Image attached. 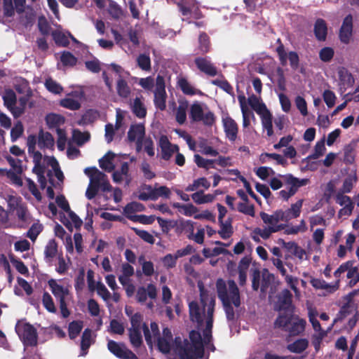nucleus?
<instances>
[{"label":"nucleus","mask_w":359,"mask_h":359,"mask_svg":"<svg viewBox=\"0 0 359 359\" xmlns=\"http://www.w3.org/2000/svg\"><path fill=\"white\" fill-rule=\"evenodd\" d=\"M216 290L218 298L222 302L228 320H233L235 307L241 306V295L238 285L233 280L229 279L226 282L219 278L216 281Z\"/></svg>","instance_id":"nucleus-1"},{"label":"nucleus","mask_w":359,"mask_h":359,"mask_svg":"<svg viewBox=\"0 0 359 359\" xmlns=\"http://www.w3.org/2000/svg\"><path fill=\"white\" fill-rule=\"evenodd\" d=\"M145 207L143 204L133 201L128 203L123 208V214L128 219L135 223H140L142 224H151L156 219L158 220L159 224H167L168 222L163 220L160 217L155 215L147 216L144 215H136L137 212L144 211Z\"/></svg>","instance_id":"nucleus-2"},{"label":"nucleus","mask_w":359,"mask_h":359,"mask_svg":"<svg viewBox=\"0 0 359 359\" xmlns=\"http://www.w3.org/2000/svg\"><path fill=\"white\" fill-rule=\"evenodd\" d=\"M248 104L260 116L263 128L266 130L267 135L271 137L273 135V117L266 104L260 102L255 95H252L248 97Z\"/></svg>","instance_id":"nucleus-3"},{"label":"nucleus","mask_w":359,"mask_h":359,"mask_svg":"<svg viewBox=\"0 0 359 359\" xmlns=\"http://www.w3.org/2000/svg\"><path fill=\"white\" fill-rule=\"evenodd\" d=\"M198 287L200 292V301L203 308V313H205V308H207V319L206 327L204 330L206 332L212 331L213 325V314L215 306V295L205 288L203 283H199Z\"/></svg>","instance_id":"nucleus-4"},{"label":"nucleus","mask_w":359,"mask_h":359,"mask_svg":"<svg viewBox=\"0 0 359 359\" xmlns=\"http://www.w3.org/2000/svg\"><path fill=\"white\" fill-rule=\"evenodd\" d=\"M175 4L183 16L182 20L188 24L192 23V19L200 20L204 16L196 0H179Z\"/></svg>","instance_id":"nucleus-5"},{"label":"nucleus","mask_w":359,"mask_h":359,"mask_svg":"<svg viewBox=\"0 0 359 359\" xmlns=\"http://www.w3.org/2000/svg\"><path fill=\"white\" fill-rule=\"evenodd\" d=\"M189 339L191 344L186 339L184 346H181L179 353H184L187 357L189 353H194L197 357L202 358L204 355V345L203 339L199 332L191 330L189 333Z\"/></svg>","instance_id":"nucleus-6"},{"label":"nucleus","mask_w":359,"mask_h":359,"mask_svg":"<svg viewBox=\"0 0 359 359\" xmlns=\"http://www.w3.org/2000/svg\"><path fill=\"white\" fill-rule=\"evenodd\" d=\"M15 331L22 341L24 345L35 346L37 344L38 334L36 329L30 323H20L15 325Z\"/></svg>","instance_id":"nucleus-7"},{"label":"nucleus","mask_w":359,"mask_h":359,"mask_svg":"<svg viewBox=\"0 0 359 359\" xmlns=\"http://www.w3.org/2000/svg\"><path fill=\"white\" fill-rule=\"evenodd\" d=\"M166 92L165 79L163 76L158 75L156 79V88L154 90V105L155 107L163 111L166 107Z\"/></svg>","instance_id":"nucleus-8"},{"label":"nucleus","mask_w":359,"mask_h":359,"mask_svg":"<svg viewBox=\"0 0 359 359\" xmlns=\"http://www.w3.org/2000/svg\"><path fill=\"white\" fill-rule=\"evenodd\" d=\"M108 350L116 357L121 359H139L138 357L124 343H118L109 339L107 343Z\"/></svg>","instance_id":"nucleus-9"},{"label":"nucleus","mask_w":359,"mask_h":359,"mask_svg":"<svg viewBox=\"0 0 359 359\" xmlns=\"http://www.w3.org/2000/svg\"><path fill=\"white\" fill-rule=\"evenodd\" d=\"M143 316L139 312L134 313L130 317L131 327L129 329L141 330L142 329L145 341L148 346H151L153 344L152 335L147 323H143Z\"/></svg>","instance_id":"nucleus-10"},{"label":"nucleus","mask_w":359,"mask_h":359,"mask_svg":"<svg viewBox=\"0 0 359 359\" xmlns=\"http://www.w3.org/2000/svg\"><path fill=\"white\" fill-rule=\"evenodd\" d=\"M302 201L299 200L291 205L290 208L285 210H278L276 211V222H287L291 219L297 217L301 212Z\"/></svg>","instance_id":"nucleus-11"},{"label":"nucleus","mask_w":359,"mask_h":359,"mask_svg":"<svg viewBox=\"0 0 359 359\" xmlns=\"http://www.w3.org/2000/svg\"><path fill=\"white\" fill-rule=\"evenodd\" d=\"M194 64L198 69L209 76L217 74V69L209 57L198 56L194 59Z\"/></svg>","instance_id":"nucleus-12"},{"label":"nucleus","mask_w":359,"mask_h":359,"mask_svg":"<svg viewBox=\"0 0 359 359\" xmlns=\"http://www.w3.org/2000/svg\"><path fill=\"white\" fill-rule=\"evenodd\" d=\"M222 125L226 137L231 142L238 137V126L237 123L229 115L222 118Z\"/></svg>","instance_id":"nucleus-13"},{"label":"nucleus","mask_w":359,"mask_h":359,"mask_svg":"<svg viewBox=\"0 0 359 359\" xmlns=\"http://www.w3.org/2000/svg\"><path fill=\"white\" fill-rule=\"evenodd\" d=\"M3 0L4 15L6 17H13L15 14V9L19 14L25 11L26 0Z\"/></svg>","instance_id":"nucleus-14"},{"label":"nucleus","mask_w":359,"mask_h":359,"mask_svg":"<svg viewBox=\"0 0 359 359\" xmlns=\"http://www.w3.org/2000/svg\"><path fill=\"white\" fill-rule=\"evenodd\" d=\"M278 311L293 313L292 294L287 289L283 290L278 299Z\"/></svg>","instance_id":"nucleus-15"},{"label":"nucleus","mask_w":359,"mask_h":359,"mask_svg":"<svg viewBox=\"0 0 359 359\" xmlns=\"http://www.w3.org/2000/svg\"><path fill=\"white\" fill-rule=\"evenodd\" d=\"M353 34V16L347 15L342 22L339 29V37L343 43L348 44L350 42Z\"/></svg>","instance_id":"nucleus-16"},{"label":"nucleus","mask_w":359,"mask_h":359,"mask_svg":"<svg viewBox=\"0 0 359 359\" xmlns=\"http://www.w3.org/2000/svg\"><path fill=\"white\" fill-rule=\"evenodd\" d=\"M211 50V42L209 36L205 32L199 34L198 46L194 50L196 55H205Z\"/></svg>","instance_id":"nucleus-17"},{"label":"nucleus","mask_w":359,"mask_h":359,"mask_svg":"<svg viewBox=\"0 0 359 359\" xmlns=\"http://www.w3.org/2000/svg\"><path fill=\"white\" fill-rule=\"evenodd\" d=\"M157 295L156 287L154 284H148L147 288L144 287H139L137 293L136 299L140 303H144L147 300V296L151 299H155Z\"/></svg>","instance_id":"nucleus-18"},{"label":"nucleus","mask_w":359,"mask_h":359,"mask_svg":"<svg viewBox=\"0 0 359 359\" xmlns=\"http://www.w3.org/2000/svg\"><path fill=\"white\" fill-rule=\"evenodd\" d=\"M84 173L90 178L89 184L98 187H100L102 182L107 178V175L95 166L85 168Z\"/></svg>","instance_id":"nucleus-19"},{"label":"nucleus","mask_w":359,"mask_h":359,"mask_svg":"<svg viewBox=\"0 0 359 359\" xmlns=\"http://www.w3.org/2000/svg\"><path fill=\"white\" fill-rule=\"evenodd\" d=\"M112 179L116 183H121L125 179L126 184L129 185L131 182V177L129 175V165L128 162H123L121 164L120 170H117L114 172Z\"/></svg>","instance_id":"nucleus-20"},{"label":"nucleus","mask_w":359,"mask_h":359,"mask_svg":"<svg viewBox=\"0 0 359 359\" xmlns=\"http://www.w3.org/2000/svg\"><path fill=\"white\" fill-rule=\"evenodd\" d=\"M158 147L161 150V158L165 161H168L173 155V151H172V143L168 140V137L162 135L160 136L158 142Z\"/></svg>","instance_id":"nucleus-21"},{"label":"nucleus","mask_w":359,"mask_h":359,"mask_svg":"<svg viewBox=\"0 0 359 359\" xmlns=\"http://www.w3.org/2000/svg\"><path fill=\"white\" fill-rule=\"evenodd\" d=\"M314 35L318 41H325L327 35V26L325 20L318 18L314 24Z\"/></svg>","instance_id":"nucleus-22"},{"label":"nucleus","mask_w":359,"mask_h":359,"mask_svg":"<svg viewBox=\"0 0 359 359\" xmlns=\"http://www.w3.org/2000/svg\"><path fill=\"white\" fill-rule=\"evenodd\" d=\"M142 97H135L133 102L130 104L131 111L133 114L139 118H144L147 116V108L142 101Z\"/></svg>","instance_id":"nucleus-23"},{"label":"nucleus","mask_w":359,"mask_h":359,"mask_svg":"<svg viewBox=\"0 0 359 359\" xmlns=\"http://www.w3.org/2000/svg\"><path fill=\"white\" fill-rule=\"evenodd\" d=\"M145 135V128L143 124H133L130 126L128 132V139L133 142L137 138H144Z\"/></svg>","instance_id":"nucleus-24"},{"label":"nucleus","mask_w":359,"mask_h":359,"mask_svg":"<svg viewBox=\"0 0 359 359\" xmlns=\"http://www.w3.org/2000/svg\"><path fill=\"white\" fill-rule=\"evenodd\" d=\"M295 321L292 322L286 332H288L290 336H297L302 333L305 330L306 322L303 318L297 317Z\"/></svg>","instance_id":"nucleus-25"},{"label":"nucleus","mask_w":359,"mask_h":359,"mask_svg":"<svg viewBox=\"0 0 359 359\" xmlns=\"http://www.w3.org/2000/svg\"><path fill=\"white\" fill-rule=\"evenodd\" d=\"M286 184L290 185V189L292 194H295L298 189L301 187L305 186L307 184V179L299 180L294 177L291 174L285 176Z\"/></svg>","instance_id":"nucleus-26"},{"label":"nucleus","mask_w":359,"mask_h":359,"mask_svg":"<svg viewBox=\"0 0 359 359\" xmlns=\"http://www.w3.org/2000/svg\"><path fill=\"white\" fill-rule=\"evenodd\" d=\"M282 244L289 252L299 259H302L303 257L306 255L305 250L299 246L295 242H285L282 240Z\"/></svg>","instance_id":"nucleus-27"},{"label":"nucleus","mask_w":359,"mask_h":359,"mask_svg":"<svg viewBox=\"0 0 359 359\" xmlns=\"http://www.w3.org/2000/svg\"><path fill=\"white\" fill-rule=\"evenodd\" d=\"M54 145V138L48 132H43L41 129L39 130L38 137V146L40 149L50 148Z\"/></svg>","instance_id":"nucleus-28"},{"label":"nucleus","mask_w":359,"mask_h":359,"mask_svg":"<svg viewBox=\"0 0 359 359\" xmlns=\"http://www.w3.org/2000/svg\"><path fill=\"white\" fill-rule=\"evenodd\" d=\"M46 122L49 129H57L65 122L64 116L57 114H49L46 116Z\"/></svg>","instance_id":"nucleus-29"},{"label":"nucleus","mask_w":359,"mask_h":359,"mask_svg":"<svg viewBox=\"0 0 359 359\" xmlns=\"http://www.w3.org/2000/svg\"><path fill=\"white\" fill-rule=\"evenodd\" d=\"M116 93L120 97L124 99L128 98L131 93L130 87L121 76H119L116 81Z\"/></svg>","instance_id":"nucleus-30"},{"label":"nucleus","mask_w":359,"mask_h":359,"mask_svg":"<svg viewBox=\"0 0 359 359\" xmlns=\"http://www.w3.org/2000/svg\"><path fill=\"white\" fill-rule=\"evenodd\" d=\"M189 316L190 319L192 322H195L197 323H203V311L201 312V308L198 304V302L193 301L189 304Z\"/></svg>","instance_id":"nucleus-31"},{"label":"nucleus","mask_w":359,"mask_h":359,"mask_svg":"<svg viewBox=\"0 0 359 359\" xmlns=\"http://www.w3.org/2000/svg\"><path fill=\"white\" fill-rule=\"evenodd\" d=\"M292 318L293 313L290 314L286 312L284 313H280L274 322V327L276 328H281L284 331H286L289 325L291 324Z\"/></svg>","instance_id":"nucleus-32"},{"label":"nucleus","mask_w":359,"mask_h":359,"mask_svg":"<svg viewBox=\"0 0 359 359\" xmlns=\"http://www.w3.org/2000/svg\"><path fill=\"white\" fill-rule=\"evenodd\" d=\"M115 157V154L111 151H108L102 158L99 160L100 167L110 172L114 170L115 165L113 163V159Z\"/></svg>","instance_id":"nucleus-33"},{"label":"nucleus","mask_w":359,"mask_h":359,"mask_svg":"<svg viewBox=\"0 0 359 359\" xmlns=\"http://www.w3.org/2000/svg\"><path fill=\"white\" fill-rule=\"evenodd\" d=\"M50 290L55 297L60 295H69V290L57 283L55 279L51 278L48 281Z\"/></svg>","instance_id":"nucleus-34"},{"label":"nucleus","mask_w":359,"mask_h":359,"mask_svg":"<svg viewBox=\"0 0 359 359\" xmlns=\"http://www.w3.org/2000/svg\"><path fill=\"white\" fill-rule=\"evenodd\" d=\"M308 346L309 341L306 339H299L288 344L287 349L291 353H301L308 348Z\"/></svg>","instance_id":"nucleus-35"},{"label":"nucleus","mask_w":359,"mask_h":359,"mask_svg":"<svg viewBox=\"0 0 359 359\" xmlns=\"http://www.w3.org/2000/svg\"><path fill=\"white\" fill-rule=\"evenodd\" d=\"M128 337L133 348H140L143 344L141 330L128 329Z\"/></svg>","instance_id":"nucleus-36"},{"label":"nucleus","mask_w":359,"mask_h":359,"mask_svg":"<svg viewBox=\"0 0 359 359\" xmlns=\"http://www.w3.org/2000/svg\"><path fill=\"white\" fill-rule=\"evenodd\" d=\"M283 226H267L262 229L259 227L253 230V233L259 235L263 239H268L272 233L278 232L281 230Z\"/></svg>","instance_id":"nucleus-37"},{"label":"nucleus","mask_w":359,"mask_h":359,"mask_svg":"<svg viewBox=\"0 0 359 359\" xmlns=\"http://www.w3.org/2000/svg\"><path fill=\"white\" fill-rule=\"evenodd\" d=\"M57 254V244L54 239L50 240L44 250L45 259L47 262H51Z\"/></svg>","instance_id":"nucleus-38"},{"label":"nucleus","mask_w":359,"mask_h":359,"mask_svg":"<svg viewBox=\"0 0 359 359\" xmlns=\"http://www.w3.org/2000/svg\"><path fill=\"white\" fill-rule=\"evenodd\" d=\"M213 194H204L203 191H198L191 194V198L197 204H204L211 203L215 199Z\"/></svg>","instance_id":"nucleus-39"},{"label":"nucleus","mask_w":359,"mask_h":359,"mask_svg":"<svg viewBox=\"0 0 359 359\" xmlns=\"http://www.w3.org/2000/svg\"><path fill=\"white\" fill-rule=\"evenodd\" d=\"M51 36L55 44L57 46L67 47L69 44L68 36L59 30H53L51 32Z\"/></svg>","instance_id":"nucleus-40"},{"label":"nucleus","mask_w":359,"mask_h":359,"mask_svg":"<svg viewBox=\"0 0 359 359\" xmlns=\"http://www.w3.org/2000/svg\"><path fill=\"white\" fill-rule=\"evenodd\" d=\"M352 312V305L349 304V302L345 303L341 308L339 311L338 312L337 317L334 319L333 323L330 327L331 330L334 324H336L339 321H342L348 315L351 314Z\"/></svg>","instance_id":"nucleus-41"},{"label":"nucleus","mask_w":359,"mask_h":359,"mask_svg":"<svg viewBox=\"0 0 359 359\" xmlns=\"http://www.w3.org/2000/svg\"><path fill=\"white\" fill-rule=\"evenodd\" d=\"M339 79L344 86H352L354 83V79L352 74L345 68H341L338 72Z\"/></svg>","instance_id":"nucleus-42"},{"label":"nucleus","mask_w":359,"mask_h":359,"mask_svg":"<svg viewBox=\"0 0 359 359\" xmlns=\"http://www.w3.org/2000/svg\"><path fill=\"white\" fill-rule=\"evenodd\" d=\"M203 115V110L198 102H194L190 108L189 117L192 121H201Z\"/></svg>","instance_id":"nucleus-43"},{"label":"nucleus","mask_w":359,"mask_h":359,"mask_svg":"<svg viewBox=\"0 0 359 359\" xmlns=\"http://www.w3.org/2000/svg\"><path fill=\"white\" fill-rule=\"evenodd\" d=\"M238 99L241 102V111H242V114H243V126L244 128H247L250 124V116H252V117H254V114L252 111H250L248 109V107L243 102V100H245V97L239 96Z\"/></svg>","instance_id":"nucleus-44"},{"label":"nucleus","mask_w":359,"mask_h":359,"mask_svg":"<svg viewBox=\"0 0 359 359\" xmlns=\"http://www.w3.org/2000/svg\"><path fill=\"white\" fill-rule=\"evenodd\" d=\"M60 106L72 111L79 110L81 107V102L76 100L70 97H65L60 100Z\"/></svg>","instance_id":"nucleus-45"},{"label":"nucleus","mask_w":359,"mask_h":359,"mask_svg":"<svg viewBox=\"0 0 359 359\" xmlns=\"http://www.w3.org/2000/svg\"><path fill=\"white\" fill-rule=\"evenodd\" d=\"M83 328V322L74 320L69 324L68 332L71 339H74L80 334Z\"/></svg>","instance_id":"nucleus-46"},{"label":"nucleus","mask_w":359,"mask_h":359,"mask_svg":"<svg viewBox=\"0 0 359 359\" xmlns=\"http://www.w3.org/2000/svg\"><path fill=\"white\" fill-rule=\"evenodd\" d=\"M3 100L4 105L8 108V109H11L12 107H14L17 102L15 92L11 89L6 90L3 96Z\"/></svg>","instance_id":"nucleus-47"},{"label":"nucleus","mask_w":359,"mask_h":359,"mask_svg":"<svg viewBox=\"0 0 359 359\" xmlns=\"http://www.w3.org/2000/svg\"><path fill=\"white\" fill-rule=\"evenodd\" d=\"M336 202L341 206L344 205L346 211H348L349 213L351 212L353 205L349 196L344 195L343 192L338 193L336 195Z\"/></svg>","instance_id":"nucleus-48"},{"label":"nucleus","mask_w":359,"mask_h":359,"mask_svg":"<svg viewBox=\"0 0 359 359\" xmlns=\"http://www.w3.org/2000/svg\"><path fill=\"white\" fill-rule=\"evenodd\" d=\"M142 189L146 190L147 191H140L137 196L138 199L143 201H147L148 200H156V196L153 192V187L151 185L145 184Z\"/></svg>","instance_id":"nucleus-49"},{"label":"nucleus","mask_w":359,"mask_h":359,"mask_svg":"<svg viewBox=\"0 0 359 359\" xmlns=\"http://www.w3.org/2000/svg\"><path fill=\"white\" fill-rule=\"evenodd\" d=\"M42 304L44 308L50 313H55L57 309L51 295L48 292H44L42 297Z\"/></svg>","instance_id":"nucleus-50"},{"label":"nucleus","mask_w":359,"mask_h":359,"mask_svg":"<svg viewBox=\"0 0 359 359\" xmlns=\"http://www.w3.org/2000/svg\"><path fill=\"white\" fill-rule=\"evenodd\" d=\"M194 162L198 168H205L206 170L210 168H215L213 164L215 163L214 159H205L199 154L194 155Z\"/></svg>","instance_id":"nucleus-51"},{"label":"nucleus","mask_w":359,"mask_h":359,"mask_svg":"<svg viewBox=\"0 0 359 359\" xmlns=\"http://www.w3.org/2000/svg\"><path fill=\"white\" fill-rule=\"evenodd\" d=\"M45 86L49 92L55 95L60 94L63 91V87L51 78L46 80Z\"/></svg>","instance_id":"nucleus-52"},{"label":"nucleus","mask_w":359,"mask_h":359,"mask_svg":"<svg viewBox=\"0 0 359 359\" xmlns=\"http://www.w3.org/2000/svg\"><path fill=\"white\" fill-rule=\"evenodd\" d=\"M210 186V183L208 181L205 177H200L194 181L193 184H189L185 188L186 191H194L196 190L199 187H203L208 189Z\"/></svg>","instance_id":"nucleus-53"},{"label":"nucleus","mask_w":359,"mask_h":359,"mask_svg":"<svg viewBox=\"0 0 359 359\" xmlns=\"http://www.w3.org/2000/svg\"><path fill=\"white\" fill-rule=\"evenodd\" d=\"M11 262L15 266L16 270L22 275H28L29 270L24 262L20 259H17L13 255H9Z\"/></svg>","instance_id":"nucleus-54"},{"label":"nucleus","mask_w":359,"mask_h":359,"mask_svg":"<svg viewBox=\"0 0 359 359\" xmlns=\"http://www.w3.org/2000/svg\"><path fill=\"white\" fill-rule=\"evenodd\" d=\"M92 330L86 328L83 332L81 341V348L83 351H87L91 345Z\"/></svg>","instance_id":"nucleus-55"},{"label":"nucleus","mask_w":359,"mask_h":359,"mask_svg":"<svg viewBox=\"0 0 359 359\" xmlns=\"http://www.w3.org/2000/svg\"><path fill=\"white\" fill-rule=\"evenodd\" d=\"M325 151L324 139L316 142L314 147V152L306 157V159H317L323 156Z\"/></svg>","instance_id":"nucleus-56"},{"label":"nucleus","mask_w":359,"mask_h":359,"mask_svg":"<svg viewBox=\"0 0 359 359\" xmlns=\"http://www.w3.org/2000/svg\"><path fill=\"white\" fill-rule=\"evenodd\" d=\"M178 86L182 93L188 95H194L196 94V90L191 86L185 78H181L178 81Z\"/></svg>","instance_id":"nucleus-57"},{"label":"nucleus","mask_w":359,"mask_h":359,"mask_svg":"<svg viewBox=\"0 0 359 359\" xmlns=\"http://www.w3.org/2000/svg\"><path fill=\"white\" fill-rule=\"evenodd\" d=\"M108 13L114 20H118L123 15L121 8L113 1H111L108 8Z\"/></svg>","instance_id":"nucleus-58"},{"label":"nucleus","mask_w":359,"mask_h":359,"mask_svg":"<svg viewBox=\"0 0 359 359\" xmlns=\"http://www.w3.org/2000/svg\"><path fill=\"white\" fill-rule=\"evenodd\" d=\"M334 55V50L331 47H324L319 51V58L323 62H330Z\"/></svg>","instance_id":"nucleus-59"},{"label":"nucleus","mask_w":359,"mask_h":359,"mask_svg":"<svg viewBox=\"0 0 359 359\" xmlns=\"http://www.w3.org/2000/svg\"><path fill=\"white\" fill-rule=\"evenodd\" d=\"M60 61L64 66L73 67L77 62L76 57L69 51H64L60 57Z\"/></svg>","instance_id":"nucleus-60"},{"label":"nucleus","mask_w":359,"mask_h":359,"mask_svg":"<svg viewBox=\"0 0 359 359\" xmlns=\"http://www.w3.org/2000/svg\"><path fill=\"white\" fill-rule=\"evenodd\" d=\"M24 133V127L21 121H18L11 130V139L13 142L20 138Z\"/></svg>","instance_id":"nucleus-61"},{"label":"nucleus","mask_w":359,"mask_h":359,"mask_svg":"<svg viewBox=\"0 0 359 359\" xmlns=\"http://www.w3.org/2000/svg\"><path fill=\"white\" fill-rule=\"evenodd\" d=\"M138 67L144 71L151 69V60L149 55L146 54H140L137 58Z\"/></svg>","instance_id":"nucleus-62"},{"label":"nucleus","mask_w":359,"mask_h":359,"mask_svg":"<svg viewBox=\"0 0 359 359\" xmlns=\"http://www.w3.org/2000/svg\"><path fill=\"white\" fill-rule=\"evenodd\" d=\"M73 139L77 145L81 146L89 140L90 135L88 133H82L79 130H74L73 131Z\"/></svg>","instance_id":"nucleus-63"},{"label":"nucleus","mask_w":359,"mask_h":359,"mask_svg":"<svg viewBox=\"0 0 359 359\" xmlns=\"http://www.w3.org/2000/svg\"><path fill=\"white\" fill-rule=\"evenodd\" d=\"M274 280V276L270 273L267 269H264L262 275L261 290H266Z\"/></svg>","instance_id":"nucleus-64"}]
</instances>
